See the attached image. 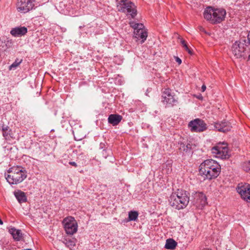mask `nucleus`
Listing matches in <instances>:
<instances>
[{
    "label": "nucleus",
    "mask_w": 250,
    "mask_h": 250,
    "mask_svg": "<svg viewBox=\"0 0 250 250\" xmlns=\"http://www.w3.org/2000/svg\"><path fill=\"white\" fill-rule=\"evenodd\" d=\"M199 173L204 177V180H211L216 178L221 172V166L215 161L207 159L199 166Z\"/></svg>",
    "instance_id": "1"
},
{
    "label": "nucleus",
    "mask_w": 250,
    "mask_h": 250,
    "mask_svg": "<svg viewBox=\"0 0 250 250\" xmlns=\"http://www.w3.org/2000/svg\"><path fill=\"white\" fill-rule=\"evenodd\" d=\"M189 193L183 189H178L175 193H172L169 200L172 207L180 210L185 208L189 201Z\"/></svg>",
    "instance_id": "2"
},
{
    "label": "nucleus",
    "mask_w": 250,
    "mask_h": 250,
    "mask_svg": "<svg viewBox=\"0 0 250 250\" xmlns=\"http://www.w3.org/2000/svg\"><path fill=\"white\" fill-rule=\"evenodd\" d=\"M7 172L9 174L5 175L7 181L10 185H17L22 182L27 177V171L25 168L20 166H13L9 168Z\"/></svg>",
    "instance_id": "3"
},
{
    "label": "nucleus",
    "mask_w": 250,
    "mask_h": 250,
    "mask_svg": "<svg viewBox=\"0 0 250 250\" xmlns=\"http://www.w3.org/2000/svg\"><path fill=\"white\" fill-rule=\"evenodd\" d=\"M226 11L224 8H214L211 6L207 7L204 12L205 19L213 24L221 23L225 20Z\"/></svg>",
    "instance_id": "4"
},
{
    "label": "nucleus",
    "mask_w": 250,
    "mask_h": 250,
    "mask_svg": "<svg viewBox=\"0 0 250 250\" xmlns=\"http://www.w3.org/2000/svg\"><path fill=\"white\" fill-rule=\"evenodd\" d=\"M247 41L245 37L241 38L232 44L231 50L235 59L245 60L247 58L250 47L247 45Z\"/></svg>",
    "instance_id": "5"
},
{
    "label": "nucleus",
    "mask_w": 250,
    "mask_h": 250,
    "mask_svg": "<svg viewBox=\"0 0 250 250\" xmlns=\"http://www.w3.org/2000/svg\"><path fill=\"white\" fill-rule=\"evenodd\" d=\"M162 102L166 107H172L178 104V98L175 93L169 87L164 88L162 90Z\"/></svg>",
    "instance_id": "6"
},
{
    "label": "nucleus",
    "mask_w": 250,
    "mask_h": 250,
    "mask_svg": "<svg viewBox=\"0 0 250 250\" xmlns=\"http://www.w3.org/2000/svg\"><path fill=\"white\" fill-rule=\"evenodd\" d=\"M211 150L213 154L216 155L217 157L222 159H228L230 157L228 144L226 142L217 143Z\"/></svg>",
    "instance_id": "7"
},
{
    "label": "nucleus",
    "mask_w": 250,
    "mask_h": 250,
    "mask_svg": "<svg viewBox=\"0 0 250 250\" xmlns=\"http://www.w3.org/2000/svg\"><path fill=\"white\" fill-rule=\"evenodd\" d=\"M62 223L67 234L72 235L77 232L78 225L74 217L70 216L65 218Z\"/></svg>",
    "instance_id": "8"
},
{
    "label": "nucleus",
    "mask_w": 250,
    "mask_h": 250,
    "mask_svg": "<svg viewBox=\"0 0 250 250\" xmlns=\"http://www.w3.org/2000/svg\"><path fill=\"white\" fill-rule=\"evenodd\" d=\"M188 126L191 132H201L207 129V125L203 120L196 118L189 122Z\"/></svg>",
    "instance_id": "9"
},
{
    "label": "nucleus",
    "mask_w": 250,
    "mask_h": 250,
    "mask_svg": "<svg viewBox=\"0 0 250 250\" xmlns=\"http://www.w3.org/2000/svg\"><path fill=\"white\" fill-rule=\"evenodd\" d=\"M237 192L241 198L247 203H250V184L239 183L236 188Z\"/></svg>",
    "instance_id": "10"
},
{
    "label": "nucleus",
    "mask_w": 250,
    "mask_h": 250,
    "mask_svg": "<svg viewBox=\"0 0 250 250\" xmlns=\"http://www.w3.org/2000/svg\"><path fill=\"white\" fill-rule=\"evenodd\" d=\"M36 0H20L17 4L18 11L26 13L34 8Z\"/></svg>",
    "instance_id": "11"
},
{
    "label": "nucleus",
    "mask_w": 250,
    "mask_h": 250,
    "mask_svg": "<svg viewBox=\"0 0 250 250\" xmlns=\"http://www.w3.org/2000/svg\"><path fill=\"white\" fill-rule=\"evenodd\" d=\"M214 127L219 132L226 133L231 130V124L230 122L223 120L221 122H215Z\"/></svg>",
    "instance_id": "12"
},
{
    "label": "nucleus",
    "mask_w": 250,
    "mask_h": 250,
    "mask_svg": "<svg viewBox=\"0 0 250 250\" xmlns=\"http://www.w3.org/2000/svg\"><path fill=\"white\" fill-rule=\"evenodd\" d=\"M194 204L197 206L204 207L207 205V198L203 192H195L194 195Z\"/></svg>",
    "instance_id": "13"
},
{
    "label": "nucleus",
    "mask_w": 250,
    "mask_h": 250,
    "mask_svg": "<svg viewBox=\"0 0 250 250\" xmlns=\"http://www.w3.org/2000/svg\"><path fill=\"white\" fill-rule=\"evenodd\" d=\"M178 144L180 146L179 150L183 153V155H191L192 154V144L190 142H188V141L180 142Z\"/></svg>",
    "instance_id": "14"
},
{
    "label": "nucleus",
    "mask_w": 250,
    "mask_h": 250,
    "mask_svg": "<svg viewBox=\"0 0 250 250\" xmlns=\"http://www.w3.org/2000/svg\"><path fill=\"white\" fill-rule=\"evenodd\" d=\"M147 37V32L145 27L139 28L136 31H134L133 38L136 39V41L141 40L140 43L142 44L145 42Z\"/></svg>",
    "instance_id": "15"
},
{
    "label": "nucleus",
    "mask_w": 250,
    "mask_h": 250,
    "mask_svg": "<svg viewBox=\"0 0 250 250\" xmlns=\"http://www.w3.org/2000/svg\"><path fill=\"white\" fill-rule=\"evenodd\" d=\"M13 42L12 39L7 37L0 38V51H5L7 49L12 47Z\"/></svg>",
    "instance_id": "16"
},
{
    "label": "nucleus",
    "mask_w": 250,
    "mask_h": 250,
    "mask_svg": "<svg viewBox=\"0 0 250 250\" xmlns=\"http://www.w3.org/2000/svg\"><path fill=\"white\" fill-rule=\"evenodd\" d=\"M27 33V28L25 26H19L13 28L10 31L11 34L15 37H21Z\"/></svg>",
    "instance_id": "17"
},
{
    "label": "nucleus",
    "mask_w": 250,
    "mask_h": 250,
    "mask_svg": "<svg viewBox=\"0 0 250 250\" xmlns=\"http://www.w3.org/2000/svg\"><path fill=\"white\" fill-rule=\"evenodd\" d=\"M8 231L15 241L23 240V234L22 233L21 229H16L15 228L12 227L9 229Z\"/></svg>",
    "instance_id": "18"
},
{
    "label": "nucleus",
    "mask_w": 250,
    "mask_h": 250,
    "mask_svg": "<svg viewBox=\"0 0 250 250\" xmlns=\"http://www.w3.org/2000/svg\"><path fill=\"white\" fill-rule=\"evenodd\" d=\"M122 116L118 114H111L108 116V122L113 126L117 125L122 121Z\"/></svg>",
    "instance_id": "19"
},
{
    "label": "nucleus",
    "mask_w": 250,
    "mask_h": 250,
    "mask_svg": "<svg viewBox=\"0 0 250 250\" xmlns=\"http://www.w3.org/2000/svg\"><path fill=\"white\" fill-rule=\"evenodd\" d=\"M1 130L3 136L6 140L11 141L12 139H15L12 131L8 126L3 125Z\"/></svg>",
    "instance_id": "20"
},
{
    "label": "nucleus",
    "mask_w": 250,
    "mask_h": 250,
    "mask_svg": "<svg viewBox=\"0 0 250 250\" xmlns=\"http://www.w3.org/2000/svg\"><path fill=\"white\" fill-rule=\"evenodd\" d=\"M14 194L19 203L21 204L27 201L26 193L21 190L14 191Z\"/></svg>",
    "instance_id": "21"
},
{
    "label": "nucleus",
    "mask_w": 250,
    "mask_h": 250,
    "mask_svg": "<svg viewBox=\"0 0 250 250\" xmlns=\"http://www.w3.org/2000/svg\"><path fill=\"white\" fill-rule=\"evenodd\" d=\"M131 2L129 0H120L118 2V7H119L118 11L125 13L126 11V8L128 7L129 2Z\"/></svg>",
    "instance_id": "22"
},
{
    "label": "nucleus",
    "mask_w": 250,
    "mask_h": 250,
    "mask_svg": "<svg viewBox=\"0 0 250 250\" xmlns=\"http://www.w3.org/2000/svg\"><path fill=\"white\" fill-rule=\"evenodd\" d=\"M126 12L130 13L132 19H134L136 17L137 14V10L136 6L133 2H129L128 7L126 8Z\"/></svg>",
    "instance_id": "23"
},
{
    "label": "nucleus",
    "mask_w": 250,
    "mask_h": 250,
    "mask_svg": "<svg viewBox=\"0 0 250 250\" xmlns=\"http://www.w3.org/2000/svg\"><path fill=\"white\" fill-rule=\"evenodd\" d=\"M177 246V243L172 238H169L166 240L165 248L167 250H174Z\"/></svg>",
    "instance_id": "24"
},
{
    "label": "nucleus",
    "mask_w": 250,
    "mask_h": 250,
    "mask_svg": "<svg viewBox=\"0 0 250 250\" xmlns=\"http://www.w3.org/2000/svg\"><path fill=\"white\" fill-rule=\"evenodd\" d=\"M139 213L137 211L131 210L128 212L127 222L135 221L138 219Z\"/></svg>",
    "instance_id": "25"
},
{
    "label": "nucleus",
    "mask_w": 250,
    "mask_h": 250,
    "mask_svg": "<svg viewBox=\"0 0 250 250\" xmlns=\"http://www.w3.org/2000/svg\"><path fill=\"white\" fill-rule=\"evenodd\" d=\"M180 42L182 46L184 48L185 50L187 51L189 54H190V55H192L193 54L192 49L188 46L186 41L182 38L181 39Z\"/></svg>",
    "instance_id": "26"
},
{
    "label": "nucleus",
    "mask_w": 250,
    "mask_h": 250,
    "mask_svg": "<svg viewBox=\"0 0 250 250\" xmlns=\"http://www.w3.org/2000/svg\"><path fill=\"white\" fill-rule=\"evenodd\" d=\"M63 243L67 247L69 248H73L75 245L74 241L69 238H64L63 241Z\"/></svg>",
    "instance_id": "27"
},
{
    "label": "nucleus",
    "mask_w": 250,
    "mask_h": 250,
    "mask_svg": "<svg viewBox=\"0 0 250 250\" xmlns=\"http://www.w3.org/2000/svg\"><path fill=\"white\" fill-rule=\"evenodd\" d=\"M130 26L134 29V31L137 30L139 28L144 27L143 24L141 23H136L134 21H130L129 23Z\"/></svg>",
    "instance_id": "28"
},
{
    "label": "nucleus",
    "mask_w": 250,
    "mask_h": 250,
    "mask_svg": "<svg viewBox=\"0 0 250 250\" xmlns=\"http://www.w3.org/2000/svg\"><path fill=\"white\" fill-rule=\"evenodd\" d=\"M34 146L36 147V150H33V154H38V152L40 151L41 147L39 144L37 142L35 143L34 144Z\"/></svg>",
    "instance_id": "29"
},
{
    "label": "nucleus",
    "mask_w": 250,
    "mask_h": 250,
    "mask_svg": "<svg viewBox=\"0 0 250 250\" xmlns=\"http://www.w3.org/2000/svg\"><path fill=\"white\" fill-rule=\"evenodd\" d=\"M243 168L245 171L250 173V161L244 164Z\"/></svg>",
    "instance_id": "30"
},
{
    "label": "nucleus",
    "mask_w": 250,
    "mask_h": 250,
    "mask_svg": "<svg viewBox=\"0 0 250 250\" xmlns=\"http://www.w3.org/2000/svg\"><path fill=\"white\" fill-rule=\"evenodd\" d=\"M111 152V150L110 149L103 150V152H102L103 157L105 158H106L109 155V152Z\"/></svg>",
    "instance_id": "31"
},
{
    "label": "nucleus",
    "mask_w": 250,
    "mask_h": 250,
    "mask_svg": "<svg viewBox=\"0 0 250 250\" xmlns=\"http://www.w3.org/2000/svg\"><path fill=\"white\" fill-rule=\"evenodd\" d=\"M21 62L22 60L19 62H18L16 60V61L14 62H13L10 66V68H11L12 67H16L21 63Z\"/></svg>",
    "instance_id": "32"
},
{
    "label": "nucleus",
    "mask_w": 250,
    "mask_h": 250,
    "mask_svg": "<svg viewBox=\"0 0 250 250\" xmlns=\"http://www.w3.org/2000/svg\"><path fill=\"white\" fill-rule=\"evenodd\" d=\"M106 144L105 143H101L100 144V148L103 150H107Z\"/></svg>",
    "instance_id": "33"
},
{
    "label": "nucleus",
    "mask_w": 250,
    "mask_h": 250,
    "mask_svg": "<svg viewBox=\"0 0 250 250\" xmlns=\"http://www.w3.org/2000/svg\"><path fill=\"white\" fill-rule=\"evenodd\" d=\"M198 29L200 32H204L206 34H208V33L206 31L205 29L202 26H198Z\"/></svg>",
    "instance_id": "34"
},
{
    "label": "nucleus",
    "mask_w": 250,
    "mask_h": 250,
    "mask_svg": "<svg viewBox=\"0 0 250 250\" xmlns=\"http://www.w3.org/2000/svg\"><path fill=\"white\" fill-rule=\"evenodd\" d=\"M247 41V43H248V45H249V46L250 47V31H249V32L248 33V35H247V39H246Z\"/></svg>",
    "instance_id": "35"
},
{
    "label": "nucleus",
    "mask_w": 250,
    "mask_h": 250,
    "mask_svg": "<svg viewBox=\"0 0 250 250\" xmlns=\"http://www.w3.org/2000/svg\"><path fill=\"white\" fill-rule=\"evenodd\" d=\"M176 62L178 63L179 65L182 63V60L178 57H175Z\"/></svg>",
    "instance_id": "36"
},
{
    "label": "nucleus",
    "mask_w": 250,
    "mask_h": 250,
    "mask_svg": "<svg viewBox=\"0 0 250 250\" xmlns=\"http://www.w3.org/2000/svg\"><path fill=\"white\" fill-rule=\"evenodd\" d=\"M69 164L74 167H78L77 163L75 162H69Z\"/></svg>",
    "instance_id": "37"
},
{
    "label": "nucleus",
    "mask_w": 250,
    "mask_h": 250,
    "mask_svg": "<svg viewBox=\"0 0 250 250\" xmlns=\"http://www.w3.org/2000/svg\"><path fill=\"white\" fill-rule=\"evenodd\" d=\"M194 97H195L197 99L200 100H202L203 99V97L201 94H200L199 95H197V96L194 95Z\"/></svg>",
    "instance_id": "38"
},
{
    "label": "nucleus",
    "mask_w": 250,
    "mask_h": 250,
    "mask_svg": "<svg viewBox=\"0 0 250 250\" xmlns=\"http://www.w3.org/2000/svg\"><path fill=\"white\" fill-rule=\"evenodd\" d=\"M206 89V86L205 84H203L201 87V91L204 92Z\"/></svg>",
    "instance_id": "39"
},
{
    "label": "nucleus",
    "mask_w": 250,
    "mask_h": 250,
    "mask_svg": "<svg viewBox=\"0 0 250 250\" xmlns=\"http://www.w3.org/2000/svg\"><path fill=\"white\" fill-rule=\"evenodd\" d=\"M3 223L2 220L0 218V225H2Z\"/></svg>",
    "instance_id": "40"
},
{
    "label": "nucleus",
    "mask_w": 250,
    "mask_h": 250,
    "mask_svg": "<svg viewBox=\"0 0 250 250\" xmlns=\"http://www.w3.org/2000/svg\"><path fill=\"white\" fill-rule=\"evenodd\" d=\"M248 61L250 60V54L247 56Z\"/></svg>",
    "instance_id": "41"
},
{
    "label": "nucleus",
    "mask_w": 250,
    "mask_h": 250,
    "mask_svg": "<svg viewBox=\"0 0 250 250\" xmlns=\"http://www.w3.org/2000/svg\"><path fill=\"white\" fill-rule=\"evenodd\" d=\"M116 1H117H117H118V0H116Z\"/></svg>",
    "instance_id": "42"
}]
</instances>
